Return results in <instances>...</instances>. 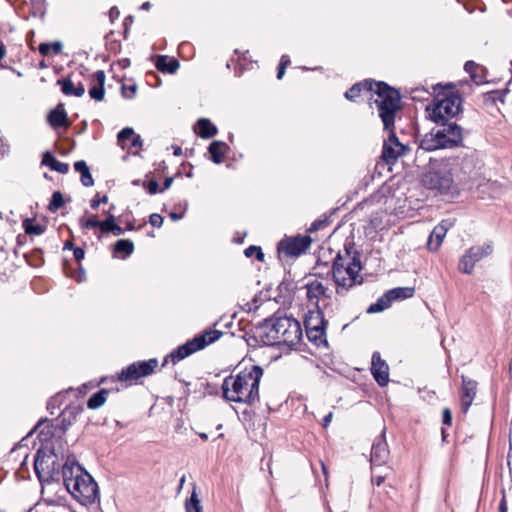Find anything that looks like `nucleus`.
Wrapping results in <instances>:
<instances>
[{"label": "nucleus", "instance_id": "obj_29", "mask_svg": "<svg viewBox=\"0 0 512 512\" xmlns=\"http://www.w3.org/2000/svg\"><path fill=\"white\" fill-rule=\"evenodd\" d=\"M155 65L159 71L167 73H174L179 67V63L176 59H169L164 55L157 57Z\"/></svg>", "mask_w": 512, "mask_h": 512}, {"label": "nucleus", "instance_id": "obj_31", "mask_svg": "<svg viewBox=\"0 0 512 512\" xmlns=\"http://www.w3.org/2000/svg\"><path fill=\"white\" fill-rule=\"evenodd\" d=\"M63 43L61 41H55L52 43H41L38 50L43 56L58 55L62 52Z\"/></svg>", "mask_w": 512, "mask_h": 512}, {"label": "nucleus", "instance_id": "obj_11", "mask_svg": "<svg viewBox=\"0 0 512 512\" xmlns=\"http://www.w3.org/2000/svg\"><path fill=\"white\" fill-rule=\"evenodd\" d=\"M493 250L494 247L491 241L470 247L459 260V271L464 274H471L476 263L490 256Z\"/></svg>", "mask_w": 512, "mask_h": 512}, {"label": "nucleus", "instance_id": "obj_44", "mask_svg": "<svg viewBox=\"0 0 512 512\" xmlns=\"http://www.w3.org/2000/svg\"><path fill=\"white\" fill-rule=\"evenodd\" d=\"M149 222L154 227H161L163 224V217L160 214L153 213L149 217Z\"/></svg>", "mask_w": 512, "mask_h": 512}, {"label": "nucleus", "instance_id": "obj_2", "mask_svg": "<svg viewBox=\"0 0 512 512\" xmlns=\"http://www.w3.org/2000/svg\"><path fill=\"white\" fill-rule=\"evenodd\" d=\"M263 375L260 366L251 365L222 383L223 397L230 402L253 405L259 401V383Z\"/></svg>", "mask_w": 512, "mask_h": 512}, {"label": "nucleus", "instance_id": "obj_23", "mask_svg": "<svg viewBox=\"0 0 512 512\" xmlns=\"http://www.w3.org/2000/svg\"><path fill=\"white\" fill-rule=\"evenodd\" d=\"M94 77H95L97 84L92 86L89 89V95L92 99L101 101L104 99V95H105V90H104V84H105V80H106L105 72L102 70H98L95 72Z\"/></svg>", "mask_w": 512, "mask_h": 512}, {"label": "nucleus", "instance_id": "obj_47", "mask_svg": "<svg viewBox=\"0 0 512 512\" xmlns=\"http://www.w3.org/2000/svg\"><path fill=\"white\" fill-rule=\"evenodd\" d=\"M442 421L445 425H451L452 413L449 408H445L442 413Z\"/></svg>", "mask_w": 512, "mask_h": 512}, {"label": "nucleus", "instance_id": "obj_57", "mask_svg": "<svg viewBox=\"0 0 512 512\" xmlns=\"http://www.w3.org/2000/svg\"><path fill=\"white\" fill-rule=\"evenodd\" d=\"M332 417H333L332 412L328 413V414L324 417V419H323V426H324V427H327V426L330 424V422H331V420H332Z\"/></svg>", "mask_w": 512, "mask_h": 512}, {"label": "nucleus", "instance_id": "obj_28", "mask_svg": "<svg viewBox=\"0 0 512 512\" xmlns=\"http://www.w3.org/2000/svg\"><path fill=\"white\" fill-rule=\"evenodd\" d=\"M74 169L81 174V183L85 187H91L94 184L93 177L90 173L89 167L84 160L75 162Z\"/></svg>", "mask_w": 512, "mask_h": 512}, {"label": "nucleus", "instance_id": "obj_4", "mask_svg": "<svg viewBox=\"0 0 512 512\" xmlns=\"http://www.w3.org/2000/svg\"><path fill=\"white\" fill-rule=\"evenodd\" d=\"M262 340L266 345L294 346L302 337L300 323L288 316H275L267 320L263 326Z\"/></svg>", "mask_w": 512, "mask_h": 512}, {"label": "nucleus", "instance_id": "obj_33", "mask_svg": "<svg viewBox=\"0 0 512 512\" xmlns=\"http://www.w3.org/2000/svg\"><path fill=\"white\" fill-rule=\"evenodd\" d=\"M392 301L391 299L389 298V296H387V292L382 296L380 297L375 303L371 304L369 306V308L367 309V312L368 313H377V312H382L384 311L385 309L389 308L390 305H391Z\"/></svg>", "mask_w": 512, "mask_h": 512}, {"label": "nucleus", "instance_id": "obj_55", "mask_svg": "<svg viewBox=\"0 0 512 512\" xmlns=\"http://www.w3.org/2000/svg\"><path fill=\"white\" fill-rule=\"evenodd\" d=\"M290 63V59L287 55H283L280 60V67L286 68V66Z\"/></svg>", "mask_w": 512, "mask_h": 512}, {"label": "nucleus", "instance_id": "obj_3", "mask_svg": "<svg viewBox=\"0 0 512 512\" xmlns=\"http://www.w3.org/2000/svg\"><path fill=\"white\" fill-rule=\"evenodd\" d=\"M61 475L67 491L79 503L89 505L97 500L99 495L97 483L75 457H67L62 466Z\"/></svg>", "mask_w": 512, "mask_h": 512}, {"label": "nucleus", "instance_id": "obj_30", "mask_svg": "<svg viewBox=\"0 0 512 512\" xmlns=\"http://www.w3.org/2000/svg\"><path fill=\"white\" fill-rule=\"evenodd\" d=\"M413 287H397L387 291V296L391 301L411 298L414 295Z\"/></svg>", "mask_w": 512, "mask_h": 512}, {"label": "nucleus", "instance_id": "obj_35", "mask_svg": "<svg viewBox=\"0 0 512 512\" xmlns=\"http://www.w3.org/2000/svg\"><path fill=\"white\" fill-rule=\"evenodd\" d=\"M115 253H124L125 255H131L134 251V244L128 239H121L115 243Z\"/></svg>", "mask_w": 512, "mask_h": 512}, {"label": "nucleus", "instance_id": "obj_10", "mask_svg": "<svg viewBox=\"0 0 512 512\" xmlns=\"http://www.w3.org/2000/svg\"><path fill=\"white\" fill-rule=\"evenodd\" d=\"M460 106L461 98L455 94L438 99L429 114L430 119L436 123L445 122L459 113Z\"/></svg>", "mask_w": 512, "mask_h": 512}, {"label": "nucleus", "instance_id": "obj_62", "mask_svg": "<svg viewBox=\"0 0 512 512\" xmlns=\"http://www.w3.org/2000/svg\"><path fill=\"white\" fill-rule=\"evenodd\" d=\"M6 55V48L5 45L1 42L0 43V60L4 58Z\"/></svg>", "mask_w": 512, "mask_h": 512}, {"label": "nucleus", "instance_id": "obj_48", "mask_svg": "<svg viewBox=\"0 0 512 512\" xmlns=\"http://www.w3.org/2000/svg\"><path fill=\"white\" fill-rule=\"evenodd\" d=\"M147 191L149 194H156L158 191H159V185L157 183V181L155 180H151L148 182L147 186Z\"/></svg>", "mask_w": 512, "mask_h": 512}, {"label": "nucleus", "instance_id": "obj_9", "mask_svg": "<svg viewBox=\"0 0 512 512\" xmlns=\"http://www.w3.org/2000/svg\"><path fill=\"white\" fill-rule=\"evenodd\" d=\"M304 326L310 341L317 345L326 342V322L319 307H314L305 314Z\"/></svg>", "mask_w": 512, "mask_h": 512}, {"label": "nucleus", "instance_id": "obj_50", "mask_svg": "<svg viewBox=\"0 0 512 512\" xmlns=\"http://www.w3.org/2000/svg\"><path fill=\"white\" fill-rule=\"evenodd\" d=\"M107 201V196H103L102 198H94L91 200V208L97 209L101 203H106Z\"/></svg>", "mask_w": 512, "mask_h": 512}, {"label": "nucleus", "instance_id": "obj_53", "mask_svg": "<svg viewBox=\"0 0 512 512\" xmlns=\"http://www.w3.org/2000/svg\"><path fill=\"white\" fill-rule=\"evenodd\" d=\"M109 232L113 233L116 236H119L123 233V229L115 223L114 226H111V230Z\"/></svg>", "mask_w": 512, "mask_h": 512}, {"label": "nucleus", "instance_id": "obj_49", "mask_svg": "<svg viewBox=\"0 0 512 512\" xmlns=\"http://www.w3.org/2000/svg\"><path fill=\"white\" fill-rule=\"evenodd\" d=\"M386 477H387V473H385V474H376L375 472H373L372 483L376 484L377 486H380L384 482Z\"/></svg>", "mask_w": 512, "mask_h": 512}, {"label": "nucleus", "instance_id": "obj_24", "mask_svg": "<svg viewBox=\"0 0 512 512\" xmlns=\"http://www.w3.org/2000/svg\"><path fill=\"white\" fill-rule=\"evenodd\" d=\"M42 164L51 168V170L66 174L69 170V165L58 161L50 152H45L42 158Z\"/></svg>", "mask_w": 512, "mask_h": 512}, {"label": "nucleus", "instance_id": "obj_64", "mask_svg": "<svg viewBox=\"0 0 512 512\" xmlns=\"http://www.w3.org/2000/svg\"><path fill=\"white\" fill-rule=\"evenodd\" d=\"M285 73V68L284 67H278V72H277V78L278 79H281L283 77Z\"/></svg>", "mask_w": 512, "mask_h": 512}, {"label": "nucleus", "instance_id": "obj_17", "mask_svg": "<svg viewBox=\"0 0 512 512\" xmlns=\"http://www.w3.org/2000/svg\"><path fill=\"white\" fill-rule=\"evenodd\" d=\"M371 373L376 382L384 387L389 382V367L387 363L381 359L379 352H374L371 362Z\"/></svg>", "mask_w": 512, "mask_h": 512}, {"label": "nucleus", "instance_id": "obj_61", "mask_svg": "<svg viewBox=\"0 0 512 512\" xmlns=\"http://www.w3.org/2000/svg\"><path fill=\"white\" fill-rule=\"evenodd\" d=\"M172 182H173V178H171V177L166 178L164 181L163 190L170 188V186L172 185Z\"/></svg>", "mask_w": 512, "mask_h": 512}, {"label": "nucleus", "instance_id": "obj_38", "mask_svg": "<svg viewBox=\"0 0 512 512\" xmlns=\"http://www.w3.org/2000/svg\"><path fill=\"white\" fill-rule=\"evenodd\" d=\"M65 204V201L63 199V195L60 191H55L53 194H52V198H51V201L48 205V209L50 212H56L58 209H60L61 207H63Z\"/></svg>", "mask_w": 512, "mask_h": 512}, {"label": "nucleus", "instance_id": "obj_16", "mask_svg": "<svg viewBox=\"0 0 512 512\" xmlns=\"http://www.w3.org/2000/svg\"><path fill=\"white\" fill-rule=\"evenodd\" d=\"M389 131V138L388 141L384 143L383 146V152H382V158L387 163H393L397 160L398 157L404 154L405 152V146L402 145L398 139L396 138V135L394 133V124L391 126V128L386 129Z\"/></svg>", "mask_w": 512, "mask_h": 512}, {"label": "nucleus", "instance_id": "obj_22", "mask_svg": "<svg viewBox=\"0 0 512 512\" xmlns=\"http://www.w3.org/2000/svg\"><path fill=\"white\" fill-rule=\"evenodd\" d=\"M57 85L61 87L62 93L67 96L82 97L85 93L84 85L81 82L75 83L72 75L58 79Z\"/></svg>", "mask_w": 512, "mask_h": 512}, {"label": "nucleus", "instance_id": "obj_42", "mask_svg": "<svg viewBox=\"0 0 512 512\" xmlns=\"http://www.w3.org/2000/svg\"><path fill=\"white\" fill-rule=\"evenodd\" d=\"M244 253L247 257H252L253 255H256V258L259 261H262L264 258V254L261 248L257 246H249L248 248L245 249Z\"/></svg>", "mask_w": 512, "mask_h": 512}, {"label": "nucleus", "instance_id": "obj_7", "mask_svg": "<svg viewBox=\"0 0 512 512\" xmlns=\"http://www.w3.org/2000/svg\"><path fill=\"white\" fill-rule=\"evenodd\" d=\"M60 465L57 463V456L53 452L45 453L39 449L34 459V472L36 473L41 486V494L44 497L47 489L48 494H54L55 488L59 486Z\"/></svg>", "mask_w": 512, "mask_h": 512}, {"label": "nucleus", "instance_id": "obj_26", "mask_svg": "<svg viewBox=\"0 0 512 512\" xmlns=\"http://www.w3.org/2000/svg\"><path fill=\"white\" fill-rule=\"evenodd\" d=\"M197 134L204 139H208L217 134V127L209 119L201 118L197 122Z\"/></svg>", "mask_w": 512, "mask_h": 512}, {"label": "nucleus", "instance_id": "obj_15", "mask_svg": "<svg viewBox=\"0 0 512 512\" xmlns=\"http://www.w3.org/2000/svg\"><path fill=\"white\" fill-rule=\"evenodd\" d=\"M311 238L307 235L286 238L280 241L278 250L286 256L295 257L304 253L311 245Z\"/></svg>", "mask_w": 512, "mask_h": 512}, {"label": "nucleus", "instance_id": "obj_37", "mask_svg": "<svg viewBox=\"0 0 512 512\" xmlns=\"http://www.w3.org/2000/svg\"><path fill=\"white\" fill-rule=\"evenodd\" d=\"M185 507L187 512H202V506L195 489L193 490L190 499L186 501Z\"/></svg>", "mask_w": 512, "mask_h": 512}, {"label": "nucleus", "instance_id": "obj_39", "mask_svg": "<svg viewBox=\"0 0 512 512\" xmlns=\"http://www.w3.org/2000/svg\"><path fill=\"white\" fill-rule=\"evenodd\" d=\"M134 130L130 127H126L124 129H122L119 133H118V143L119 145H121L122 148H125V143L127 140H131L132 137L134 136Z\"/></svg>", "mask_w": 512, "mask_h": 512}, {"label": "nucleus", "instance_id": "obj_41", "mask_svg": "<svg viewBox=\"0 0 512 512\" xmlns=\"http://www.w3.org/2000/svg\"><path fill=\"white\" fill-rule=\"evenodd\" d=\"M79 224L82 229H91V228L99 227L100 221H98L96 217H92V218H88V219L81 218L79 220Z\"/></svg>", "mask_w": 512, "mask_h": 512}, {"label": "nucleus", "instance_id": "obj_5", "mask_svg": "<svg viewBox=\"0 0 512 512\" xmlns=\"http://www.w3.org/2000/svg\"><path fill=\"white\" fill-rule=\"evenodd\" d=\"M360 270V260L356 255H351L348 249H345L344 253H338L332 266V277L336 285L337 294H341L356 283H360L357 280Z\"/></svg>", "mask_w": 512, "mask_h": 512}, {"label": "nucleus", "instance_id": "obj_25", "mask_svg": "<svg viewBox=\"0 0 512 512\" xmlns=\"http://www.w3.org/2000/svg\"><path fill=\"white\" fill-rule=\"evenodd\" d=\"M227 149L228 147L225 142L213 141L208 148L212 161L216 164H220L223 161Z\"/></svg>", "mask_w": 512, "mask_h": 512}, {"label": "nucleus", "instance_id": "obj_6", "mask_svg": "<svg viewBox=\"0 0 512 512\" xmlns=\"http://www.w3.org/2000/svg\"><path fill=\"white\" fill-rule=\"evenodd\" d=\"M462 129L456 123H443L438 129L426 134L420 141L419 149L435 151L438 149H451L462 144Z\"/></svg>", "mask_w": 512, "mask_h": 512}, {"label": "nucleus", "instance_id": "obj_32", "mask_svg": "<svg viewBox=\"0 0 512 512\" xmlns=\"http://www.w3.org/2000/svg\"><path fill=\"white\" fill-rule=\"evenodd\" d=\"M107 394H108V391L105 389H102V390L98 391L97 393L93 394L87 402V407L89 409L100 408L106 402Z\"/></svg>", "mask_w": 512, "mask_h": 512}, {"label": "nucleus", "instance_id": "obj_54", "mask_svg": "<svg viewBox=\"0 0 512 512\" xmlns=\"http://www.w3.org/2000/svg\"><path fill=\"white\" fill-rule=\"evenodd\" d=\"M26 43L30 50H32V30L26 33Z\"/></svg>", "mask_w": 512, "mask_h": 512}, {"label": "nucleus", "instance_id": "obj_12", "mask_svg": "<svg viewBox=\"0 0 512 512\" xmlns=\"http://www.w3.org/2000/svg\"><path fill=\"white\" fill-rule=\"evenodd\" d=\"M32 437V429H30L26 436L22 438V440L16 444L11 451L7 455V462H18L19 458H21L18 467L15 469V479L16 481H26L30 479L29 470L27 460L29 457V449L27 445H23L22 442L26 439Z\"/></svg>", "mask_w": 512, "mask_h": 512}, {"label": "nucleus", "instance_id": "obj_59", "mask_svg": "<svg viewBox=\"0 0 512 512\" xmlns=\"http://www.w3.org/2000/svg\"><path fill=\"white\" fill-rule=\"evenodd\" d=\"M44 231V228L41 225L34 224V235H40Z\"/></svg>", "mask_w": 512, "mask_h": 512}, {"label": "nucleus", "instance_id": "obj_21", "mask_svg": "<svg viewBox=\"0 0 512 512\" xmlns=\"http://www.w3.org/2000/svg\"><path fill=\"white\" fill-rule=\"evenodd\" d=\"M477 392V383L465 376H462L461 408L467 412Z\"/></svg>", "mask_w": 512, "mask_h": 512}, {"label": "nucleus", "instance_id": "obj_63", "mask_svg": "<svg viewBox=\"0 0 512 512\" xmlns=\"http://www.w3.org/2000/svg\"><path fill=\"white\" fill-rule=\"evenodd\" d=\"M173 150H174V151H173V153H174V155H175V156H180V155H182V149H181V147H179V146H173Z\"/></svg>", "mask_w": 512, "mask_h": 512}, {"label": "nucleus", "instance_id": "obj_43", "mask_svg": "<svg viewBox=\"0 0 512 512\" xmlns=\"http://www.w3.org/2000/svg\"><path fill=\"white\" fill-rule=\"evenodd\" d=\"M115 224V218L113 215H109V217L104 220L100 221L99 228L103 233H108L111 230V226H114Z\"/></svg>", "mask_w": 512, "mask_h": 512}, {"label": "nucleus", "instance_id": "obj_58", "mask_svg": "<svg viewBox=\"0 0 512 512\" xmlns=\"http://www.w3.org/2000/svg\"><path fill=\"white\" fill-rule=\"evenodd\" d=\"M119 16V11L116 7H112L110 9V18L113 20L114 18H117Z\"/></svg>", "mask_w": 512, "mask_h": 512}, {"label": "nucleus", "instance_id": "obj_56", "mask_svg": "<svg viewBox=\"0 0 512 512\" xmlns=\"http://www.w3.org/2000/svg\"><path fill=\"white\" fill-rule=\"evenodd\" d=\"M499 512H507V504L505 497L502 498L499 504Z\"/></svg>", "mask_w": 512, "mask_h": 512}, {"label": "nucleus", "instance_id": "obj_45", "mask_svg": "<svg viewBox=\"0 0 512 512\" xmlns=\"http://www.w3.org/2000/svg\"><path fill=\"white\" fill-rule=\"evenodd\" d=\"M136 85H131L129 87L123 86L122 93L126 98H132L136 93Z\"/></svg>", "mask_w": 512, "mask_h": 512}, {"label": "nucleus", "instance_id": "obj_60", "mask_svg": "<svg viewBox=\"0 0 512 512\" xmlns=\"http://www.w3.org/2000/svg\"><path fill=\"white\" fill-rule=\"evenodd\" d=\"M170 217H171L172 220L177 221V220H180L183 217V214L182 213L178 214V213H175V212H171L170 213Z\"/></svg>", "mask_w": 512, "mask_h": 512}, {"label": "nucleus", "instance_id": "obj_46", "mask_svg": "<svg viewBox=\"0 0 512 512\" xmlns=\"http://www.w3.org/2000/svg\"><path fill=\"white\" fill-rule=\"evenodd\" d=\"M23 228L25 234L29 237H32V217L23 220Z\"/></svg>", "mask_w": 512, "mask_h": 512}, {"label": "nucleus", "instance_id": "obj_52", "mask_svg": "<svg viewBox=\"0 0 512 512\" xmlns=\"http://www.w3.org/2000/svg\"><path fill=\"white\" fill-rule=\"evenodd\" d=\"M74 258L79 262L84 258V250L82 248H73Z\"/></svg>", "mask_w": 512, "mask_h": 512}, {"label": "nucleus", "instance_id": "obj_27", "mask_svg": "<svg viewBox=\"0 0 512 512\" xmlns=\"http://www.w3.org/2000/svg\"><path fill=\"white\" fill-rule=\"evenodd\" d=\"M48 121L53 128L65 126L67 125V114L61 106H58L49 113Z\"/></svg>", "mask_w": 512, "mask_h": 512}, {"label": "nucleus", "instance_id": "obj_19", "mask_svg": "<svg viewBox=\"0 0 512 512\" xmlns=\"http://www.w3.org/2000/svg\"><path fill=\"white\" fill-rule=\"evenodd\" d=\"M390 451L388 445L383 437H380L376 442L373 443L371 449L370 462L372 468L376 466H383L389 459Z\"/></svg>", "mask_w": 512, "mask_h": 512}, {"label": "nucleus", "instance_id": "obj_34", "mask_svg": "<svg viewBox=\"0 0 512 512\" xmlns=\"http://www.w3.org/2000/svg\"><path fill=\"white\" fill-rule=\"evenodd\" d=\"M72 391L73 390L70 388L66 391L59 392L49 400L47 408L51 411V414H54V410L59 409L61 405L64 404L66 395Z\"/></svg>", "mask_w": 512, "mask_h": 512}, {"label": "nucleus", "instance_id": "obj_1", "mask_svg": "<svg viewBox=\"0 0 512 512\" xmlns=\"http://www.w3.org/2000/svg\"><path fill=\"white\" fill-rule=\"evenodd\" d=\"M362 91L371 93L370 107L377 110L384 129L391 128L396 112L400 109L399 92L383 82L364 81L353 85L345 93V97L348 100H355Z\"/></svg>", "mask_w": 512, "mask_h": 512}, {"label": "nucleus", "instance_id": "obj_8", "mask_svg": "<svg viewBox=\"0 0 512 512\" xmlns=\"http://www.w3.org/2000/svg\"><path fill=\"white\" fill-rule=\"evenodd\" d=\"M222 332L219 330H209L200 335L195 336L192 340L187 341L185 344L179 346L177 349L172 351L165 359L164 364L171 360L173 364L181 361L189 355L205 348L207 345L217 341L221 336Z\"/></svg>", "mask_w": 512, "mask_h": 512}, {"label": "nucleus", "instance_id": "obj_36", "mask_svg": "<svg viewBox=\"0 0 512 512\" xmlns=\"http://www.w3.org/2000/svg\"><path fill=\"white\" fill-rule=\"evenodd\" d=\"M464 69L476 84L483 83V78L477 74V70L480 69L477 63L474 61H467L464 65Z\"/></svg>", "mask_w": 512, "mask_h": 512}, {"label": "nucleus", "instance_id": "obj_40", "mask_svg": "<svg viewBox=\"0 0 512 512\" xmlns=\"http://www.w3.org/2000/svg\"><path fill=\"white\" fill-rule=\"evenodd\" d=\"M45 427H48V425H45L44 423H38L36 426H34V432L41 428L39 434H38V438L41 442H47L52 436H53V433L51 430H49L48 432H45L44 431V428Z\"/></svg>", "mask_w": 512, "mask_h": 512}, {"label": "nucleus", "instance_id": "obj_13", "mask_svg": "<svg viewBox=\"0 0 512 512\" xmlns=\"http://www.w3.org/2000/svg\"><path fill=\"white\" fill-rule=\"evenodd\" d=\"M157 365L158 361L156 359L134 362L122 369L118 375V380L132 384L142 377L151 375L155 371Z\"/></svg>", "mask_w": 512, "mask_h": 512}, {"label": "nucleus", "instance_id": "obj_20", "mask_svg": "<svg viewBox=\"0 0 512 512\" xmlns=\"http://www.w3.org/2000/svg\"><path fill=\"white\" fill-rule=\"evenodd\" d=\"M304 288L306 289V297L308 301L315 307H319L318 303L321 297H325L327 293V287L318 279L308 281Z\"/></svg>", "mask_w": 512, "mask_h": 512}, {"label": "nucleus", "instance_id": "obj_51", "mask_svg": "<svg viewBox=\"0 0 512 512\" xmlns=\"http://www.w3.org/2000/svg\"><path fill=\"white\" fill-rule=\"evenodd\" d=\"M141 145H142V139H141L140 135L134 134V136L131 139L130 148H132V147L138 148V147H141Z\"/></svg>", "mask_w": 512, "mask_h": 512}, {"label": "nucleus", "instance_id": "obj_18", "mask_svg": "<svg viewBox=\"0 0 512 512\" xmlns=\"http://www.w3.org/2000/svg\"><path fill=\"white\" fill-rule=\"evenodd\" d=\"M453 226V222L450 220H443L439 223L432 232L430 233L427 248L429 251L436 252L442 245V242L448 232V230Z\"/></svg>", "mask_w": 512, "mask_h": 512}, {"label": "nucleus", "instance_id": "obj_14", "mask_svg": "<svg viewBox=\"0 0 512 512\" xmlns=\"http://www.w3.org/2000/svg\"><path fill=\"white\" fill-rule=\"evenodd\" d=\"M424 184L429 189L438 190L440 193H452L455 190L454 181L450 173L440 171L430 172L424 177Z\"/></svg>", "mask_w": 512, "mask_h": 512}]
</instances>
